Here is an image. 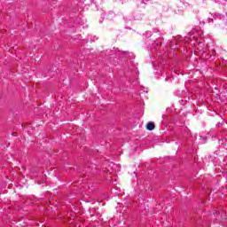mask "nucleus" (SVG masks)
<instances>
[{"mask_svg": "<svg viewBox=\"0 0 227 227\" xmlns=\"http://www.w3.org/2000/svg\"><path fill=\"white\" fill-rule=\"evenodd\" d=\"M146 129L147 130H153L155 129V123L153 122H149L147 125H146Z\"/></svg>", "mask_w": 227, "mask_h": 227, "instance_id": "obj_1", "label": "nucleus"}]
</instances>
